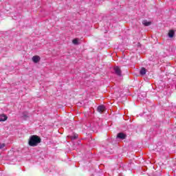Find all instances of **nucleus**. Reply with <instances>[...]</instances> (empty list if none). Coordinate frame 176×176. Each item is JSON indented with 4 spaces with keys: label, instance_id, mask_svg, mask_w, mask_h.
Masks as SVG:
<instances>
[{
    "label": "nucleus",
    "instance_id": "423d86ee",
    "mask_svg": "<svg viewBox=\"0 0 176 176\" xmlns=\"http://www.w3.org/2000/svg\"><path fill=\"white\" fill-rule=\"evenodd\" d=\"M98 112H100V113H102V112H104V111H105V107H104L103 105H100L98 107Z\"/></svg>",
    "mask_w": 176,
    "mask_h": 176
},
{
    "label": "nucleus",
    "instance_id": "9d476101",
    "mask_svg": "<svg viewBox=\"0 0 176 176\" xmlns=\"http://www.w3.org/2000/svg\"><path fill=\"white\" fill-rule=\"evenodd\" d=\"M74 45H79V38H74L72 41Z\"/></svg>",
    "mask_w": 176,
    "mask_h": 176
},
{
    "label": "nucleus",
    "instance_id": "1a4fd4ad",
    "mask_svg": "<svg viewBox=\"0 0 176 176\" xmlns=\"http://www.w3.org/2000/svg\"><path fill=\"white\" fill-rule=\"evenodd\" d=\"M140 74L142 76L145 75V74H146V69H145V67H142L140 71Z\"/></svg>",
    "mask_w": 176,
    "mask_h": 176
},
{
    "label": "nucleus",
    "instance_id": "f257e3e1",
    "mask_svg": "<svg viewBox=\"0 0 176 176\" xmlns=\"http://www.w3.org/2000/svg\"><path fill=\"white\" fill-rule=\"evenodd\" d=\"M42 139L36 135H33L30 137L28 144L30 146H36L38 144H41Z\"/></svg>",
    "mask_w": 176,
    "mask_h": 176
},
{
    "label": "nucleus",
    "instance_id": "6e6552de",
    "mask_svg": "<svg viewBox=\"0 0 176 176\" xmlns=\"http://www.w3.org/2000/svg\"><path fill=\"white\" fill-rule=\"evenodd\" d=\"M174 34H175V32H174V30H169L168 35L169 38H173L174 36Z\"/></svg>",
    "mask_w": 176,
    "mask_h": 176
},
{
    "label": "nucleus",
    "instance_id": "20e7f679",
    "mask_svg": "<svg viewBox=\"0 0 176 176\" xmlns=\"http://www.w3.org/2000/svg\"><path fill=\"white\" fill-rule=\"evenodd\" d=\"M126 137H127V135L123 133H119L117 135V138H120V140H126Z\"/></svg>",
    "mask_w": 176,
    "mask_h": 176
},
{
    "label": "nucleus",
    "instance_id": "f03ea898",
    "mask_svg": "<svg viewBox=\"0 0 176 176\" xmlns=\"http://www.w3.org/2000/svg\"><path fill=\"white\" fill-rule=\"evenodd\" d=\"M114 71L118 76H122V70L120 69V67L116 66L114 67Z\"/></svg>",
    "mask_w": 176,
    "mask_h": 176
},
{
    "label": "nucleus",
    "instance_id": "9b49d317",
    "mask_svg": "<svg viewBox=\"0 0 176 176\" xmlns=\"http://www.w3.org/2000/svg\"><path fill=\"white\" fill-rule=\"evenodd\" d=\"M5 148V144H0V149Z\"/></svg>",
    "mask_w": 176,
    "mask_h": 176
},
{
    "label": "nucleus",
    "instance_id": "7ed1b4c3",
    "mask_svg": "<svg viewBox=\"0 0 176 176\" xmlns=\"http://www.w3.org/2000/svg\"><path fill=\"white\" fill-rule=\"evenodd\" d=\"M32 60L33 63H35L36 64V63H39V61H41V57L38 55H36L32 58Z\"/></svg>",
    "mask_w": 176,
    "mask_h": 176
},
{
    "label": "nucleus",
    "instance_id": "0eeeda50",
    "mask_svg": "<svg viewBox=\"0 0 176 176\" xmlns=\"http://www.w3.org/2000/svg\"><path fill=\"white\" fill-rule=\"evenodd\" d=\"M142 24L145 27H149V25H151V24H152V22L147 21L146 20H144V21H142Z\"/></svg>",
    "mask_w": 176,
    "mask_h": 176
},
{
    "label": "nucleus",
    "instance_id": "39448f33",
    "mask_svg": "<svg viewBox=\"0 0 176 176\" xmlns=\"http://www.w3.org/2000/svg\"><path fill=\"white\" fill-rule=\"evenodd\" d=\"M6 120H8V116L5 114L0 115V122H6Z\"/></svg>",
    "mask_w": 176,
    "mask_h": 176
}]
</instances>
